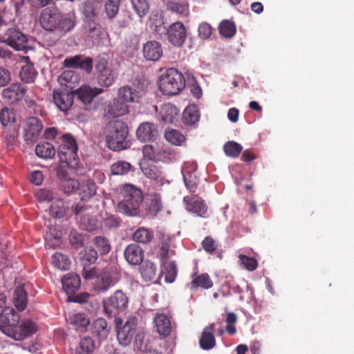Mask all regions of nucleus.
<instances>
[{
  "label": "nucleus",
  "instance_id": "dca6fc26",
  "mask_svg": "<svg viewBox=\"0 0 354 354\" xmlns=\"http://www.w3.org/2000/svg\"><path fill=\"white\" fill-rule=\"evenodd\" d=\"M144 250L136 243H130L124 251V257L131 266H140L143 262Z\"/></svg>",
  "mask_w": 354,
  "mask_h": 354
},
{
  "label": "nucleus",
  "instance_id": "ddd939ff",
  "mask_svg": "<svg viewBox=\"0 0 354 354\" xmlns=\"http://www.w3.org/2000/svg\"><path fill=\"white\" fill-rule=\"evenodd\" d=\"M96 71L98 73V83L105 87L113 84L115 75L113 71L108 66V62L106 59H100L96 64Z\"/></svg>",
  "mask_w": 354,
  "mask_h": 354
},
{
  "label": "nucleus",
  "instance_id": "052dcab7",
  "mask_svg": "<svg viewBox=\"0 0 354 354\" xmlns=\"http://www.w3.org/2000/svg\"><path fill=\"white\" fill-rule=\"evenodd\" d=\"M80 183L77 180L70 177L62 180L61 187L63 191L66 194H70L79 189Z\"/></svg>",
  "mask_w": 354,
  "mask_h": 354
},
{
  "label": "nucleus",
  "instance_id": "680f3d73",
  "mask_svg": "<svg viewBox=\"0 0 354 354\" xmlns=\"http://www.w3.org/2000/svg\"><path fill=\"white\" fill-rule=\"evenodd\" d=\"M120 0H108L105 3V11L109 18H113L118 12Z\"/></svg>",
  "mask_w": 354,
  "mask_h": 354
},
{
  "label": "nucleus",
  "instance_id": "4468645a",
  "mask_svg": "<svg viewBox=\"0 0 354 354\" xmlns=\"http://www.w3.org/2000/svg\"><path fill=\"white\" fill-rule=\"evenodd\" d=\"M185 26L179 21L174 22L167 29V37L169 41L174 46H181L186 39Z\"/></svg>",
  "mask_w": 354,
  "mask_h": 354
},
{
  "label": "nucleus",
  "instance_id": "79ce46f5",
  "mask_svg": "<svg viewBox=\"0 0 354 354\" xmlns=\"http://www.w3.org/2000/svg\"><path fill=\"white\" fill-rule=\"evenodd\" d=\"M35 153L41 158L50 159L55 156V149L51 143L46 142L36 146Z\"/></svg>",
  "mask_w": 354,
  "mask_h": 354
},
{
  "label": "nucleus",
  "instance_id": "f257e3e1",
  "mask_svg": "<svg viewBox=\"0 0 354 354\" xmlns=\"http://www.w3.org/2000/svg\"><path fill=\"white\" fill-rule=\"evenodd\" d=\"M106 146L113 151H120L127 148L129 128L126 122L120 120L108 122L104 131Z\"/></svg>",
  "mask_w": 354,
  "mask_h": 354
},
{
  "label": "nucleus",
  "instance_id": "bf43d9fd",
  "mask_svg": "<svg viewBox=\"0 0 354 354\" xmlns=\"http://www.w3.org/2000/svg\"><path fill=\"white\" fill-rule=\"evenodd\" d=\"M69 241L73 248H80L84 245L85 236L76 230H73L69 234Z\"/></svg>",
  "mask_w": 354,
  "mask_h": 354
},
{
  "label": "nucleus",
  "instance_id": "c756f323",
  "mask_svg": "<svg viewBox=\"0 0 354 354\" xmlns=\"http://www.w3.org/2000/svg\"><path fill=\"white\" fill-rule=\"evenodd\" d=\"M24 59L26 61V64L21 66L19 73L20 78L24 83H32L36 79L37 72L35 69L34 65L30 62V58L28 57H24Z\"/></svg>",
  "mask_w": 354,
  "mask_h": 354
},
{
  "label": "nucleus",
  "instance_id": "a878e982",
  "mask_svg": "<svg viewBox=\"0 0 354 354\" xmlns=\"http://www.w3.org/2000/svg\"><path fill=\"white\" fill-rule=\"evenodd\" d=\"M37 330L35 324L30 320H25L21 324H18L13 339L22 340L34 334Z\"/></svg>",
  "mask_w": 354,
  "mask_h": 354
},
{
  "label": "nucleus",
  "instance_id": "39448f33",
  "mask_svg": "<svg viewBox=\"0 0 354 354\" xmlns=\"http://www.w3.org/2000/svg\"><path fill=\"white\" fill-rule=\"evenodd\" d=\"M128 297L121 290L115 292L103 301L104 313L110 318H120L119 315L124 313L128 307Z\"/></svg>",
  "mask_w": 354,
  "mask_h": 354
},
{
  "label": "nucleus",
  "instance_id": "774afa93",
  "mask_svg": "<svg viewBox=\"0 0 354 354\" xmlns=\"http://www.w3.org/2000/svg\"><path fill=\"white\" fill-rule=\"evenodd\" d=\"M142 153L145 158L150 160H153L157 158L158 153L157 149L151 145H146L143 147Z\"/></svg>",
  "mask_w": 354,
  "mask_h": 354
},
{
  "label": "nucleus",
  "instance_id": "8fccbe9b",
  "mask_svg": "<svg viewBox=\"0 0 354 354\" xmlns=\"http://www.w3.org/2000/svg\"><path fill=\"white\" fill-rule=\"evenodd\" d=\"M81 254V262L84 266L95 263L98 258L97 250L92 247L85 248Z\"/></svg>",
  "mask_w": 354,
  "mask_h": 354
},
{
  "label": "nucleus",
  "instance_id": "aec40b11",
  "mask_svg": "<svg viewBox=\"0 0 354 354\" xmlns=\"http://www.w3.org/2000/svg\"><path fill=\"white\" fill-rule=\"evenodd\" d=\"M157 333L162 338L168 337L173 329L171 317L163 313H158L153 318Z\"/></svg>",
  "mask_w": 354,
  "mask_h": 354
},
{
  "label": "nucleus",
  "instance_id": "4c0bfd02",
  "mask_svg": "<svg viewBox=\"0 0 354 354\" xmlns=\"http://www.w3.org/2000/svg\"><path fill=\"white\" fill-rule=\"evenodd\" d=\"M139 270L142 279L145 281H151L155 279L157 268L154 263L147 260L142 262Z\"/></svg>",
  "mask_w": 354,
  "mask_h": 354
},
{
  "label": "nucleus",
  "instance_id": "0e129e2a",
  "mask_svg": "<svg viewBox=\"0 0 354 354\" xmlns=\"http://www.w3.org/2000/svg\"><path fill=\"white\" fill-rule=\"evenodd\" d=\"M237 322V317L234 313L230 312L227 313L225 319L227 333L230 335H234L236 333V328L235 324Z\"/></svg>",
  "mask_w": 354,
  "mask_h": 354
},
{
  "label": "nucleus",
  "instance_id": "9d476101",
  "mask_svg": "<svg viewBox=\"0 0 354 354\" xmlns=\"http://www.w3.org/2000/svg\"><path fill=\"white\" fill-rule=\"evenodd\" d=\"M4 41L16 50H24L27 48L26 36L19 30L10 28L5 34Z\"/></svg>",
  "mask_w": 354,
  "mask_h": 354
},
{
  "label": "nucleus",
  "instance_id": "412c9836",
  "mask_svg": "<svg viewBox=\"0 0 354 354\" xmlns=\"http://www.w3.org/2000/svg\"><path fill=\"white\" fill-rule=\"evenodd\" d=\"M59 17V12L46 8L41 12L40 24L45 30L53 31L57 27Z\"/></svg>",
  "mask_w": 354,
  "mask_h": 354
},
{
  "label": "nucleus",
  "instance_id": "1a4fd4ad",
  "mask_svg": "<svg viewBox=\"0 0 354 354\" xmlns=\"http://www.w3.org/2000/svg\"><path fill=\"white\" fill-rule=\"evenodd\" d=\"M183 203L188 212L196 214L202 218L207 217V206L198 195L185 196L183 198Z\"/></svg>",
  "mask_w": 354,
  "mask_h": 354
},
{
  "label": "nucleus",
  "instance_id": "2f4dec72",
  "mask_svg": "<svg viewBox=\"0 0 354 354\" xmlns=\"http://www.w3.org/2000/svg\"><path fill=\"white\" fill-rule=\"evenodd\" d=\"M110 331L106 321L104 318H97L91 326V333L100 339H104L107 337Z\"/></svg>",
  "mask_w": 354,
  "mask_h": 354
},
{
  "label": "nucleus",
  "instance_id": "09e8293b",
  "mask_svg": "<svg viewBox=\"0 0 354 354\" xmlns=\"http://www.w3.org/2000/svg\"><path fill=\"white\" fill-rule=\"evenodd\" d=\"M52 263L59 270H67L69 269L71 261L66 255L56 252L52 256Z\"/></svg>",
  "mask_w": 354,
  "mask_h": 354
},
{
  "label": "nucleus",
  "instance_id": "b1692460",
  "mask_svg": "<svg viewBox=\"0 0 354 354\" xmlns=\"http://www.w3.org/2000/svg\"><path fill=\"white\" fill-rule=\"evenodd\" d=\"M82 12L85 17V21L90 23V30H94L96 28L95 20L99 12V2L95 1L85 2Z\"/></svg>",
  "mask_w": 354,
  "mask_h": 354
},
{
  "label": "nucleus",
  "instance_id": "423d86ee",
  "mask_svg": "<svg viewBox=\"0 0 354 354\" xmlns=\"http://www.w3.org/2000/svg\"><path fill=\"white\" fill-rule=\"evenodd\" d=\"M117 330V338L119 343L123 346L129 345L136 335L138 326V320L135 317H130L124 324L121 318L114 319Z\"/></svg>",
  "mask_w": 354,
  "mask_h": 354
},
{
  "label": "nucleus",
  "instance_id": "72a5a7b5",
  "mask_svg": "<svg viewBox=\"0 0 354 354\" xmlns=\"http://www.w3.org/2000/svg\"><path fill=\"white\" fill-rule=\"evenodd\" d=\"M120 100L128 104L131 102H138L140 99L139 92L131 86L120 87L118 91V97Z\"/></svg>",
  "mask_w": 354,
  "mask_h": 354
},
{
  "label": "nucleus",
  "instance_id": "f704fd0d",
  "mask_svg": "<svg viewBox=\"0 0 354 354\" xmlns=\"http://www.w3.org/2000/svg\"><path fill=\"white\" fill-rule=\"evenodd\" d=\"M75 26V16L74 14H61L57 28L62 32L71 31Z\"/></svg>",
  "mask_w": 354,
  "mask_h": 354
},
{
  "label": "nucleus",
  "instance_id": "13d9d810",
  "mask_svg": "<svg viewBox=\"0 0 354 354\" xmlns=\"http://www.w3.org/2000/svg\"><path fill=\"white\" fill-rule=\"evenodd\" d=\"M131 4L139 17H142L147 14L149 4L147 0H131Z\"/></svg>",
  "mask_w": 354,
  "mask_h": 354
},
{
  "label": "nucleus",
  "instance_id": "4be33fe9",
  "mask_svg": "<svg viewBox=\"0 0 354 354\" xmlns=\"http://www.w3.org/2000/svg\"><path fill=\"white\" fill-rule=\"evenodd\" d=\"M159 118L165 124H174L180 118V110L171 103L162 104L160 108Z\"/></svg>",
  "mask_w": 354,
  "mask_h": 354
},
{
  "label": "nucleus",
  "instance_id": "3c124183",
  "mask_svg": "<svg viewBox=\"0 0 354 354\" xmlns=\"http://www.w3.org/2000/svg\"><path fill=\"white\" fill-rule=\"evenodd\" d=\"M201 245L204 250L207 254L213 255L218 253L221 254L219 244L212 236H208L205 237Z\"/></svg>",
  "mask_w": 354,
  "mask_h": 354
},
{
  "label": "nucleus",
  "instance_id": "4d7b16f0",
  "mask_svg": "<svg viewBox=\"0 0 354 354\" xmlns=\"http://www.w3.org/2000/svg\"><path fill=\"white\" fill-rule=\"evenodd\" d=\"M236 30L234 24L227 20L222 21L219 26V32L225 37L230 38L233 37Z\"/></svg>",
  "mask_w": 354,
  "mask_h": 354
},
{
  "label": "nucleus",
  "instance_id": "603ef678",
  "mask_svg": "<svg viewBox=\"0 0 354 354\" xmlns=\"http://www.w3.org/2000/svg\"><path fill=\"white\" fill-rule=\"evenodd\" d=\"M0 121L4 128L15 127V115L13 111L7 107L2 109L0 111Z\"/></svg>",
  "mask_w": 354,
  "mask_h": 354
},
{
  "label": "nucleus",
  "instance_id": "9b49d317",
  "mask_svg": "<svg viewBox=\"0 0 354 354\" xmlns=\"http://www.w3.org/2000/svg\"><path fill=\"white\" fill-rule=\"evenodd\" d=\"M136 137L142 142L155 141L158 137L157 125L149 122L141 123L136 130Z\"/></svg>",
  "mask_w": 354,
  "mask_h": 354
},
{
  "label": "nucleus",
  "instance_id": "f3484780",
  "mask_svg": "<svg viewBox=\"0 0 354 354\" xmlns=\"http://www.w3.org/2000/svg\"><path fill=\"white\" fill-rule=\"evenodd\" d=\"M140 169L144 175L154 181L156 185L162 186L166 181L163 172L157 166L143 161L140 163Z\"/></svg>",
  "mask_w": 354,
  "mask_h": 354
},
{
  "label": "nucleus",
  "instance_id": "6ab92c4d",
  "mask_svg": "<svg viewBox=\"0 0 354 354\" xmlns=\"http://www.w3.org/2000/svg\"><path fill=\"white\" fill-rule=\"evenodd\" d=\"M215 323H212L205 327L198 339V344L203 350L209 351L216 346V339L214 336Z\"/></svg>",
  "mask_w": 354,
  "mask_h": 354
},
{
  "label": "nucleus",
  "instance_id": "37998d69",
  "mask_svg": "<svg viewBox=\"0 0 354 354\" xmlns=\"http://www.w3.org/2000/svg\"><path fill=\"white\" fill-rule=\"evenodd\" d=\"M184 122L187 125H193L199 120V113L196 105L186 107L183 113Z\"/></svg>",
  "mask_w": 354,
  "mask_h": 354
},
{
  "label": "nucleus",
  "instance_id": "7ed1b4c3",
  "mask_svg": "<svg viewBox=\"0 0 354 354\" xmlns=\"http://www.w3.org/2000/svg\"><path fill=\"white\" fill-rule=\"evenodd\" d=\"M62 144L57 149L59 162L65 163L70 169H76L80 165L77 142L74 137L69 133L62 135Z\"/></svg>",
  "mask_w": 354,
  "mask_h": 354
},
{
  "label": "nucleus",
  "instance_id": "393cba45",
  "mask_svg": "<svg viewBox=\"0 0 354 354\" xmlns=\"http://www.w3.org/2000/svg\"><path fill=\"white\" fill-rule=\"evenodd\" d=\"M143 55L149 61H158L162 56L161 44L156 41H150L144 45Z\"/></svg>",
  "mask_w": 354,
  "mask_h": 354
},
{
  "label": "nucleus",
  "instance_id": "c9c22d12",
  "mask_svg": "<svg viewBox=\"0 0 354 354\" xmlns=\"http://www.w3.org/2000/svg\"><path fill=\"white\" fill-rule=\"evenodd\" d=\"M79 195L81 201H86L96 194V185L92 180H86L80 183Z\"/></svg>",
  "mask_w": 354,
  "mask_h": 354
},
{
  "label": "nucleus",
  "instance_id": "473e14b6",
  "mask_svg": "<svg viewBox=\"0 0 354 354\" xmlns=\"http://www.w3.org/2000/svg\"><path fill=\"white\" fill-rule=\"evenodd\" d=\"M114 282L110 272L104 271L96 278L94 288L99 292H106L110 287L113 286Z\"/></svg>",
  "mask_w": 354,
  "mask_h": 354
},
{
  "label": "nucleus",
  "instance_id": "864d4df0",
  "mask_svg": "<svg viewBox=\"0 0 354 354\" xmlns=\"http://www.w3.org/2000/svg\"><path fill=\"white\" fill-rule=\"evenodd\" d=\"M242 150L243 147L234 141H228L223 145V151L228 157L237 158Z\"/></svg>",
  "mask_w": 354,
  "mask_h": 354
},
{
  "label": "nucleus",
  "instance_id": "a19ab883",
  "mask_svg": "<svg viewBox=\"0 0 354 354\" xmlns=\"http://www.w3.org/2000/svg\"><path fill=\"white\" fill-rule=\"evenodd\" d=\"M162 264V274L167 283H173L177 276L178 270L174 261L168 260L161 261Z\"/></svg>",
  "mask_w": 354,
  "mask_h": 354
},
{
  "label": "nucleus",
  "instance_id": "7c9ffc66",
  "mask_svg": "<svg viewBox=\"0 0 354 354\" xmlns=\"http://www.w3.org/2000/svg\"><path fill=\"white\" fill-rule=\"evenodd\" d=\"M69 211V206L62 199H57L53 201L49 208V214L55 218H62L66 216Z\"/></svg>",
  "mask_w": 354,
  "mask_h": 354
},
{
  "label": "nucleus",
  "instance_id": "2eb2a0df",
  "mask_svg": "<svg viewBox=\"0 0 354 354\" xmlns=\"http://www.w3.org/2000/svg\"><path fill=\"white\" fill-rule=\"evenodd\" d=\"M64 65L66 68L81 69L90 73L93 69V59L78 55L66 58Z\"/></svg>",
  "mask_w": 354,
  "mask_h": 354
},
{
  "label": "nucleus",
  "instance_id": "bb28decb",
  "mask_svg": "<svg viewBox=\"0 0 354 354\" xmlns=\"http://www.w3.org/2000/svg\"><path fill=\"white\" fill-rule=\"evenodd\" d=\"M102 92L101 88H91L88 86H83L73 91L74 97L76 96L84 104L91 103L93 99Z\"/></svg>",
  "mask_w": 354,
  "mask_h": 354
},
{
  "label": "nucleus",
  "instance_id": "de8ad7c7",
  "mask_svg": "<svg viewBox=\"0 0 354 354\" xmlns=\"http://www.w3.org/2000/svg\"><path fill=\"white\" fill-rule=\"evenodd\" d=\"M93 243L97 250L100 255L107 254L111 249V244L107 238L104 236H97L93 240Z\"/></svg>",
  "mask_w": 354,
  "mask_h": 354
},
{
  "label": "nucleus",
  "instance_id": "5701e85b",
  "mask_svg": "<svg viewBox=\"0 0 354 354\" xmlns=\"http://www.w3.org/2000/svg\"><path fill=\"white\" fill-rule=\"evenodd\" d=\"M26 88L19 83L12 84L9 87L3 91V97L14 104L21 99L25 95Z\"/></svg>",
  "mask_w": 354,
  "mask_h": 354
},
{
  "label": "nucleus",
  "instance_id": "338daca9",
  "mask_svg": "<svg viewBox=\"0 0 354 354\" xmlns=\"http://www.w3.org/2000/svg\"><path fill=\"white\" fill-rule=\"evenodd\" d=\"M37 198L40 202H50L55 198L54 193L48 189H41L35 194Z\"/></svg>",
  "mask_w": 354,
  "mask_h": 354
},
{
  "label": "nucleus",
  "instance_id": "e2e57ef3",
  "mask_svg": "<svg viewBox=\"0 0 354 354\" xmlns=\"http://www.w3.org/2000/svg\"><path fill=\"white\" fill-rule=\"evenodd\" d=\"M3 131L5 140L8 146H12L15 143L16 139L18 136V131L17 127H7L4 128Z\"/></svg>",
  "mask_w": 354,
  "mask_h": 354
},
{
  "label": "nucleus",
  "instance_id": "a18cd8bd",
  "mask_svg": "<svg viewBox=\"0 0 354 354\" xmlns=\"http://www.w3.org/2000/svg\"><path fill=\"white\" fill-rule=\"evenodd\" d=\"M70 323L76 330H85L90 324V320L84 313H80L70 317Z\"/></svg>",
  "mask_w": 354,
  "mask_h": 354
},
{
  "label": "nucleus",
  "instance_id": "e433bc0d",
  "mask_svg": "<svg viewBox=\"0 0 354 354\" xmlns=\"http://www.w3.org/2000/svg\"><path fill=\"white\" fill-rule=\"evenodd\" d=\"M167 9L181 16L189 15V4L184 0L168 1L166 3Z\"/></svg>",
  "mask_w": 354,
  "mask_h": 354
},
{
  "label": "nucleus",
  "instance_id": "6e6552de",
  "mask_svg": "<svg viewBox=\"0 0 354 354\" xmlns=\"http://www.w3.org/2000/svg\"><path fill=\"white\" fill-rule=\"evenodd\" d=\"M73 212L76 216H80V226L82 229L93 232L98 229V221L88 212V207L83 204L78 203L73 208Z\"/></svg>",
  "mask_w": 354,
  "mask_h": 354
},
{
  "label": "nucleus",
  "instance_id": "cd10ccee",
  "mask_svg": "<svg viewBox=\"0 0 354 354\" xmlns=\"http://www.w3.org/2000/svg\"><path fill=\"white\" fill-rule=\"evenodd\" d=\"M129 112V105L118 97L113 99L107 107V113L113 118L123 116Z\"/></svg>",
  "mask_w": 354,
  "mask_h": 354
},
{
  "label": "nucleus",
  "instance_id": "58836bf2",
  "mask_svg": "<svg viewBox=\"0 0 354 354\" xmlns=\"http://www.w3.org/2000/svg\"><path fill=\"white\" fill-rule=\"evenodd\" d=\"M153 238V232L144 227L138 228L132 234V239L136 243L141 244H147L150 243Z\"/></svg>",
  "mask_w": 354,
  "mask_h": 354
},
{
  "label": "nucleus",
  "instance_id": "c03bdc74",
  "mask_svg": "<svg viewBox=\"0 0 354 354\" xmlns=\"http://www.w3.org/2000/svg\"><path fill=\"white\" fill-rule=\"evenodd\" d=\"M14 304L19 311H23L27 306V294L24 288L17 287L14 292Z\"/></svg>",
  "mask_w": 354,
  "mask_h": 354
},
{
  "label": "nucleus",
  "instance_id": "20e7f679",
  "mask_svg": "<svg viewBox=\"0 0 354 354\" xmlns=\"http://www.w3.org/2000/svg\"><path fill=\"white\" fill-rule=\"evenodd\" d=\"M158 86L164 95H175L185 88V79L177 69L170 68L160 76Z\"/></svg>",
  "mask_w": 354,
  "mask_h": 354
},
{
  "label": "nucleus",
  "instance_id": "5fc2aeb1",
  "mask_svg": "<svg viewBox=\"0 0 354 354\" xmlns=\"http://www.w3.org/2000/svg\"><path fill=\"white\" fill-rule=\"evenodd\" d=\"M132 165L124 160H119L113 163L111 167V172L113 175L122 176L127 174L131 169Z\"/></svg>",
  "mask_w": 354,
  "mask_h": 354
},
{
  "label": "nucleus",
  "instance_id": "69168bd1",
  "mask_svg": "<svg viewBox=\"0 0 354 354\" xmlns=\"http://www.w3.org/2000/svg\"><path fill=\"white\" fill-rule=\"evenodd\" d=\"M239 258L241 263L248 271H253L257 268L258 263L254 258L249 257L244 254H240Z\"/></svg>",
  "mask_w": 354,
  "mask_h": 354
},
{
  "label": "nucleus",
  "instance_id": "f03ea898",
  "mask_svg": "<svg viewBox=\"0 0 354 354\" xmlns=\"http://www.w3.org/2000/svg\"><path fill=\"white\" fill-rule=\"evenodd\" d=\"M121 195L122 199L118 204V211L128 216L138 214L143 200L141 190L133 185H126L121 192Z\"/></svg>",
  "mask_w": 354,
  "mask_h": 354
},
{
  "label": "nucleus",
  "instance_id": "49530a36",
  "mask_svg": "<svg viewBox=\"0 0 354 354\" xmlns=\"http://www.w3.org/2000/svg\"><path fill=\"white\" fill-rule=\"evenodd\" d=\"M95 342L90 337L82 338L75 349V354H91L95 350Z\"/></svg>",
  "mask_w": 354,
  "mask_h": 354
},
{
  "label": "nucleus",
  "instance_id": "a211bd4d",
  "mask_svg": "<svg viewBox=\"0 0 354 354\" xmlns=\"http://www.w3.org/2000/svg\"><path fill=\"white\" fill-rule=\"evenodd\" d=\"M74 100L73 91H54L53 100L57 107L63 112H66L73 105Z\"/></svg>",
  "mask_w": 354,
  "mask_h": 354
},
{
  "label": "nucleus",
  "instance_id": "f8f14e48",
  "mask_svg": "<svg viewBox=\"0 0 354 354\" xmlns=\"http://www.w3.org/2000/svg\"><path fill=\"white\" fill-rule=\"evenodd\" d=\"M43 124L41 121L36 117H30L27 120L26 127L24 130V140L28 143L36 142L41 132Z\"/></svg>",
  "mask_w": 354,
  "mask_h": 354
},
{
  "label": "nucleus",
  "instance_id": "0eeeda50",
  "mask_svg": "<svg viewBox=\"0 0 354 354\" xmlns=\"http://www.w3.org/2000/svg\"><path fill=\"white\" fill-rule=\"evenodd\" d=\"M19 322V314L12 308H6L0 313V329L12 339Z\"/></svg>",
  "mask_w": 354,
  "mask_h": 354
},
{
  "label": "nucleus",
  "instance_id": "c85d7f7f",
  "mask_svg": "<svg viewBox=\"0 0 354 354\" xmlns=\"http://www.w3.org/2000/svg\"><path fill=\"white\" fill-rule=\"evenodd\" d=\"M62 283L64 290L67 294H72L80 287L81 280L79 275L71 272L65 274L62 277Z\"/></svg>",
  "mask_w": 354,
  "mask_h": 354
},
{
  "label": "nucleus",
  "instance_id": "6e6d98bb",
  "mask_svg": "<svg viewBox=\"0 0 354 354\" xmlns=\"http://www.w3.org/2000/svg\"><path fill=\"white\" fill-rule=\"evenodd\" d=\"M165 137L166 140L174 145H181L185 140V138L179 131L171 129L165 131Z\"/></svg>",
  "mask_w": 354,
  "mask_h": 354
},
{
  "label": "nucleus",
  "instance_id": "ea45409f",
  "mask_svg": "<svg viewBox=\"0 0 354 354\" xmlns=\"http://www.w3.org/2000/svg\"><path fill=\"white\" fill-rule=\"evenodd\" d=\"M189 286H190V289L192 290H195L198 288L209 289L212 287L213 281L208 274L203 273L195 277Z\"/></svg>",
  "mask_w": 354,
  "mask_h": 354
}]
</instances>
